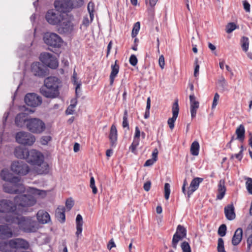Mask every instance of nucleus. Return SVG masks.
Listing matches in <instances>:
<instances>
[{"instance_id":"1","label":"nucleus","mask_w":252,"mask_h":252,"mask_svg":"<svg viewBox=\"0 0 252 252\" xmlns=\"http://www.w3.org/2000/svg\"><path fill=\"white\" fill-rule=\"evenodd\" d=\"M27 195H20L14 198V202L9 199L0 200V213L11 214L15 216L22 212L20 207H28L34 205L37 198H43L46 196V191L34 188L29 187L27 189Z\"/></svg>"},{"instance_id":"2","label":"nucleus","mask_w":252,"mask_h":252,"mask_svg":"<svg viewBox=\"0 0 252 252\" xmlns=\"http://www.w3.org/2000/svg\"><path fill=\"white\" fill-rule=\"evenodd\" d=\"M60 80L56 77H49L44 80V84L40 88L41 94L46 97L54 98L59 96Z\"/></svg>"},{"instance_id":"3","label":"nucleus","mask_w":252,"mask_h":252,"mask_svg":"<svg viewBox=\"0 0 252 252\" xmlns=\"http://www.w3.org/2000/svg\"><path fill=\"white\" fill-rule=\"evenodd\" d=\"M25 232H34L38 229L37 222L32 217H21L18 214L14 217V222Z\"/></svg>"},{"instance_id":"4","label":"nucleus","mask_w":252,"mask_h":252,"mask_svg":"<svg viewBox=\"0 0 252 252\" xmlns=\"http://www.w3.org/2000/svg\"><path fill=\"white\" fill-rule=\"evenodd\" d=\"M27 129L32 133L41 134L46 129V124L37 118H29L26 125Z\"/></svg>"},{"instance_id":"5","label":"nucleus","mask_w":252,"mask_h":252,"mask_svg":"<svg viewBox=\"0 0 252 252\" xmlns=\"http://www.w3.org/2000/svg\"><path fill=\"white\" fill-rule=\"evenodd\" d=\"M64 15L56 9H50L47 12L45 15V19L49 24L57 26L59 23L62 21Z\"/></svg>"},{"instance_id":"6","label":"nucleus","mask_w":252,"mask_h":252,"mask_svg":"<svg viewBox=\"0 0 252 252\" xmlns=\"http://www.w3.org/2000/svg\"><path fill=\"white\" fill-rule=\"evenodd\" d=\"M16 141L22 145L32 146L35 141V137L32 133L26 131H20L16 134Z\"/></svg>"},{"instance_id":"7","label":"nucleus","mask_w":252,"mask_h":252,"mask_svg":"<svg viewBox=\"0 0 252 252\" xmlns=\"http://www.w3.org/2000/svg\"><path fill=\"white\" fill-rule=\"evenodd\" d=\"M57 30L60 33H71L74 30V25L70 18L67 15H64L62 21L57 25Z\"/></svg>"},{"instance_id":"8","label":"nucleus","mask_w":252,"mask_h":252,"mask_svg":"<svg viewBox=\"0 0 252 252\" xmlns=\"http://www.w3.org/2000/svg\"><path fill=\"white\" fill-rule=\"evenodd\" d=\"M27 161L32 165L40 166L44 161V156L41 152L32 149L29 152Z\"/></svg>"},{"instance_id":"9","label":"nucleus","mask_w":252,"mask_h":252,"mask_svg":"<svg viewBox=\"0 0 252 252\" xmlns=\"http://www.w3.org/2000/svg\"><path fill=\"white\" fill-rule=\"evenodd\" d=\"M43 40L47 45L55 48L60 47L63 43L61 37L55 33H45Z\"/></svg>"},{"instance_id":"10","label":"nucleus","mask_w":252,"mask_h":252,"mask_svg":"<svg viewBox=\"0 0 252 252\" xmlns=\"http://www.w3.org/2000/svg\"><path fill=\"white\" fill-rule=\"evenodd\" d=\"M3 190L9 193H19L25 191V188L20 181L18 183L7 182L3 185Z\"/></svg>"},{"instance_id":"11","label":"nucleus","mask_w":252,"mask_h":252,"mask_svg":"<svg viewBox=\"0 0 252 252\" xmlns=\"http://www.w3.org/2000/svg\"><path fill=\"white\" fill-rule=\"evenodd\" d=\"M12 171L15 173L21 175L27 174L29 171V167L23 161H14L11 165Z\"/></svg>"},{"instance_id":"12","label":"nucleus","mask_w":252,"mask_h":252,"mask_svg":"<svg viewBox=\"0 0 252 252\" xmlns=\"http://www.w3.org/2000/svg\"><path fill=\"white\" fill-rule=\"evenodd\" d=\"M187 231L186 228L181 225H178L176 232L173 237L172 241V246L176 250L178 242L186 237Z\"/></svg>"},{"instance_id":"13","label":"nucleus","mask_w":252,"mask_h":252,"mask_svg":"<svg viewBox=\"0 0 252 252\" xmlns=\"http://www.w3.org/2000/svg\"><path fill=\"white\" fill-rule=\"evenodd\" d=\"M54 6L57 10L62 13L69 12L72 9L70 0H56Z\"/></svg>"},{"instance_id":"14","label":"nucleus","mask_w":252,"mask_h":252,"mask_svg":"<svg viewBox=\"0 0 252 252\" xmlns=\"http://www.w3.org/2000/svg\"><path fill=\"white\" fill-rule=\"evenodd\" d=\"M25 102L29 106L36 107L42 103L41 98L34 93H30L26 95Z\"/></svg>"},{"instance_id":"15","label":"nucleus","mask_w":252,"mask_h":252,"mask_svg":"<svg viewBox=\"0 0 252 252\" xmlns=\"http://www.w3.org/2000/svg\"><path fill=\"white\" fill-rule=\"evenodd\" d=\"M14 235L12 227L7 224L0 225V239H8Z\"/></svg>"},{"instance_id":"16","label":"nucleus","mask_w":252,"mask_h":252,"mask_svg":"<svg viewBox=\"0 0 252 252\" xmlns=\"http://www.w3.org/2000/svg\"><path fill=\"white\" fill-rule=\"evenodd\" d=\"M179 105L178 100H176L172 106V117L169 118L168 120L167 123L171 129H173L174 127V123L178 117L179 114Z\"/></svg>"},{"instance_id":"17","label":"nucleus","mask_w":252,"mask_h":252,"mask_svg":"<svg viewBox=\"0 0 252 252\" xmlns=\"http://www.w3.org/2000/svg\"><path fill=\"white\" fill-rule=\"evenodd\" d=\"M31 70L35 76L41 77L45 75L44 66L42 64L39 62L32 63L31 66Z\"/></svg>"},{"instance_id":"18","label":"nucleus","mask_w":252,"mask_h":252,"mask_svg":"<svg viewBox=\"0 0 252 252\" xmlns=\"http://www.w3.org/2000/svg\"><path fill=\"white\" fill-rule=\"evenodd\" d=\"M12 241L14 252L19 249H27L29 247V243L24 239L16 238L12 239Z\"/></svg>"},{"instance_id":"19","label":"nucleus","mask_w":252,"mask_h":252,"mask_svg":"<svg viewBox=\"0 0 252 252\" xmlns=\"http://www.w3.org/2000/svg\"><path fill=\"white\" fill-rule=\"evenodd\" d=\"M0 176L2 180L10 183H18L20 181L19 177L13 176L7 169H3L0 173Z\"/></svg>"},{"instance_id":"20","label":"nucleus","mask_w":252,"mask_h":252,"mask_svg":"<svg viewBox=\"0 0 252 252\" xmlns=\"http://www.w3.org/2000/svg\"><path fill=\"white\" fill-rule=\"evenodd\" d=\"M140 135L141 131L139 127L138 126H136L133 140L129 147L131 151L133 153H135L136 148L139 145Z\"/></svg>"},{"instance_id":"21","label":"nucleus","mask_w":252,"mask_h":252,"mask_svg":"<svg viewBox=\"0 0 252 252\" xmlns=\"http://www.w3.org/2000/svg\"><path fill=\"white\" fill-rule=\"evenodd\" d=\"M29 118L26 113H21L18 114L15 117V123L16 125L19 127H23L26 126Z\"/></svg>"},{"instance_id":"22","label":"nucleus","mask_w":252,"mask_h":252,"mask_svg":"<svg viewBox=\"0 0 252 252\" xmlns=\"http://www.w3.org/2000/svg\"><path fill=\"white\" fill-rule=\"evenodd\" d=\"M29 150L26 148L21 146H18L15 148L14 150V155L20 159H26L27 160Z\"/></svg>"},{"instance_id":"23","label":"nucleus","mask_w":252,"mask_h":252,"mask_svg":"<svg viewBox=\"0 0 252 252\" xmlns=\"http://www.w3.org/2000/svg\"><path fill=\"white\" fill-rule=\"evenodd\" d=\"M202 181V178L198 177L195 178L192 180L187 192L188 197H189L190 195L198 189L200 183H201Z\"/></svg>"},{"instance_id":"24","label":"nucleus","mask_w":252,"mask_h":252,"mask_svg":"<svg viewBox=\"0 0 252 252\" xmlns=\"http://www.w3.org/2000/svg\"><path fill=\"white\" fill-rule=\"evenodd\" d=\"M12 239L0 241V251L2 252H14Z\"/></svg>"},{"instance_id":"25","label":"nucleus","mask_w":252,"mask_h":252,"mask_svg":"<svg viewBox=\"0 0 252 252\" xmlns=\"http://www.w3.org/2000/svg\"><path fill=\"white\" fill-rule=\"evenodd\" d=\"M37 219L39 223L45 224L50 221L49 214L44 210H39L37 214Z\"/></svg>"},{"instance_id":"26","label":"nucleus","mask_w":252,"mask_h":252,"mask_svg":"<svg viewBox=\"0 0 252 252\" xmlns=\"http://www.w3.org/2000/svg\"><path fill=\"white\" fill-rule=\"evenodd\" d=\"M226 190L224 180L223 179L220 180L218 185L217 198L219 200L222 199L225 194Z\"/></svg>"},{"instance_id":"27","label":"nucleus","mask_w":252,"mask_h":252,"mask_svg":"<svg viewBox=\"0 0 252 252\" xmlns=\"http://www.w3.org/2000/svg\"><path fill=\"white\" fill-rule=\"evenodd\" d=\"M224 213L227 219L230 220H233L235 218L234 207L233 204H229L225 207Z\"/></svg>"},{"instance_id":"28","label":"nucleus","mask_w":252,"mask_h":252,"mask_svg":"<svg viewBox=\"0 0 252 252\" xmlns=\"http://www.w3.org/2000/svg\"><path fill=\"white\" fill-rule=\"evenodd\" d=\"M243 236V230L241 228H238L235 232L232 239V244L234 246L238 245L241 241Z\"/></svg>"},{"instance_id":"29","label":"nucleus","mask_w":252,"mask_h":252,"mask_svg":"<svg viewBox=\"0 0 252 252\" xmlns=\"http://www.w3.org/2000/svg\"><path fill=\"white\" fill-rule=\"evenodd\" d=\"M83 218L81 215L78 214L76 218V235L77 238H79L81 236L82 232V226H83Z\"/></svg>"},{"instance_id":"30","label":"nucleus","mask_w":252,"mask_h":252,"mask_svg":"<svg viewBox=\"0 0 252 252\" xmlns=\"http://www.w3.org/2000/svg\"><path fill=\"white\" fill-rule=\"evenodd\" d=\"M117 61H116L115 64L111 65V72L110 75V84L111 85H113L115 78L116 77L118 73H119V66L117 63Z\"/></svg>"},{"instance_id":"31","label":"nucleus","mask_w":252,"mask_h":252,"mask_svg":"<svg viewBox=\"0 0 252 252\" xmlns=\"http://www.w3.org/2000/svg\"><path fill=\"white\" fill-rule=\"evenodd\" d=\"M65 208L63 206L59 207L56 210V217L61 222H64L65 220Z\"/></svg>"},{"instance_id":"32","label":"nucleus","mask_w":252,"mask_h":252,"mask_svg":"<svg viewBox=\"0 0 252 252\" xmlns=\"http://www.w3.org/2000/svg\"><path fill=\"white\" fill-rule=\"evenodd\" d=\"M245 129L243 125H240L236 129L235 133L237 135L236 139L240 142H243L245 139Z\"/></svg>"},{"instance_id":"33","label":"nucleus","mask_w":252,"mask_h":252,"mask_svg":"<svg viewBox=\"0 0 252 252\" xmlns=\"http://www.w3.org/2000/svg\"><path fill=\"white\" fill-rule=\"evenodd\" d=\"M117 130L115 125L111 126L109 134V139L112 144H114L117 140Z\"/></svg>"},{"instance_id":"34","label":"nucleus","mask_w":252,"mask_h":252,"mask_svg":"<svg viewBox=\"0 0 252 252\" xmlns=\"http://www.w3.org/2000/svg\"><path fill=\"white\" fill-rule=\"evenodd\" d=\"M77 97H78L76 96V98L71 100L70 104L67 107L65 111L67 115H71L73 114L75 110L74 109L77 104Z\"/></svg>"},{"instance_id":"35","label":"nucleus","mask_w":252,"mask_h":252,"mask_svg":"<svg viewBox=\"0 0 252 252\" xmlns=\"http://www.w3.org/2000/svg\"><path fill=\"white\" fill-rule=\"evenodd\" d=\"M36 172L38 174H46L49 172V165L43 161L40 166H37Z\"/></svg>"},{"instance_id":"36","label":"nucleus","mask_w":252,"mask_h":252,"mask_svg":"<svg viewBox=\"0 0 252 252\" xmlns=\"http://www.w3.org/2000/svg\"><path fill=\"white\" fill-rule=\"evenodd\" d=\"M72 82H73L74 85H76L75 88L76 96L79 97L80 96L79 91H80L81 83L80 82H78L77 78V73L75 72V71L73 72V75L72 77Z\"/></svg>"},{"instance_id":"37","label":"nucleus","mask_w":252,"mask_h":252,"mask_svg":"<svg viewBox=\"0 0 252 252\" xmlns=\"http://www.w3.org/2000/svg\"><path fill=\"white\" fill-rule=\"evenodd\" d=\"M199 144L197 141H194L191 145L190 151L192 155L197 156L199 154Z\"/></svg>"},{"instance_id":"38","label":"nucleus","mask_w":252,"mask_h":252,"mask_svg":"<svg viewBox=\"0 0 252 252\" xmlns=\"http://www.w3.org/2000/svg\"><path fill=\"white\" fill-rule=\"evenodd\" d=\"M240 44L243 51L245 52H247L248 51L249 47V38L246 36L242 37L240 40Z\"/></svg>"},{"instance_id":"39","label":"nucleus","mask_w":252,"mask_h":252,"mask_svg":"<svg viewBox=\"0 0 252 252\" xmlns=\"http://www.w3.org/2000/svg\"><path fill=\"white\" fill-rule=\"evenodd\" d=\"M52 57V55L49 53H43L40 54V60L43 63L47 65Z\"/></svg>"},{"instance_id":"40","label":"nucleus","mask_w":252,"mask_h":252,"mask_svg":"<svg viewBox=\"0 0 252 252\" xmlns=\"http://www.w3.org/2000/svg\"><path fill=\"white\" fill-rule=\"evenodd\" d=\"M14 217L10 215H6V216L0 215V223H3L4 222L13 223Z\"/></svg>"},{"instance_id":"41","label":"nucleus","mask_w":252,"mask_h":252,"mask_svg":"<svg viewBox=\"0 0 252 252\" xmlns=\"http://www.w3.org/2000/svg\"><path fill=\"white\" fill-rule=\"evenodd\" d=\"M189 100L190 103V108L198 109L199 107V102L196 100L195 96L192 94L189 95Z\"/></svg>"},{"instance_id":"42","label":"nucleus","mask_w":252,"mask_h":252,"mask_svg":"<svg viewBox=\"0 0 252 252\" xmlns=\"http://www.w3.org/2000/svg\"><path fill=\"white\" fill-rule=\"evenodd\" d=\"M94 4L92 1L89 2L88 4L87 9H88V12L90 14V17L91 18V21H93V19H94Z\"/></svg>"},{"instance_id":"43","label":"nucleus","mask_w":252,"mask_h":252,"mask_svg":"<svg viewBox=\"0 0 252 252\" xmlns=\"http://www.w3.org/2000/svg\"><path fill=\"white\" fill-rule=\"evenodd\" d=\"M47 66L53 69L56 68L58 66V61L54 57L52 56L51 60H49V63H48Z\"/></svg>"},{"instance_id":"44","label":"nucleus","mask_w":252,"mask_h":252,"mask_svg":"<svg viewBox=\"0 0 252 252\" xmlns=\"http://www.w3.org/2000/svg\"><path fill=\"white\" fill-rule=\"evenodd\" d=\"M140 24L139 22H137L134 24L131 33L132 37H134L137 35L140 30Z\"/></svg>"},{"instance_id":"45","label":"nucleus","mask_w":252,"mask_h":252,"mask_svg":"<svg viewBox=\"0 0 252 252\" xmlns=\"http://www.w3.org/2000/svg\"><path fill=\"white\" fill-rule=\"evenodd\" d=\"M217 249L218 252H226L224 250L223 240L221 238L218 239Z\"/></svg>"},{"instance_id":"46","label":"nucleus","mask_w":252,"mask_h":252,"mask_svg":"<svg viewBox=\"0 0 252 252\" xmlns=\"http://www.w3.org/2000/svg\"><path fill=\"white\" fill-rule=\"evenodd\" d=\"M128 114L126 110L124 112V114L123 118V127L124 128H127L129 129V124L127 120Z\"/></svg>"},{"instance_id":"47","label":"nucleus","mask_w":252,"mask_h":252,"mask_svg":"<svg viewBox=\"0 0 252 252\" xmlns=\"http://www.w3.org/2000/svg\"><path fill=\"white\" fill-rule=\"evenodd\" d=\"M246 186L248 192L252 194V179L251 178H246Z\"/></svg>"},{"instance_id":"48","label":"nucleus","mask_w":252,"mask_h":252,"mask_svg":"<svg viewBox=\"0 0 252 252\" xmlns=\"http://www.w3.org/2000/svg\"><path fill=\"white\" fill-rule=\"evenodd\" d=\"M237 28V26L235 23H230L228 24L226 27V32L228 33H230Z\"/></svg>"},{"instance_id":"49","label":"nucleus","mask_w":252,"mask_h":252,"mask_svg":"<svg viewBox=\"0 0 252 252\" xmlns=\"http://www.w3.org/2000/svg\"><path fill=\"white\" fill-rule=\"evenodd\" d=\"M181 247L182 252H191L190 247L187 242H183L181 244Z\"/></svg>"},{"instance_id":"50","label":"nucleus","mask_w":252,"mask_h":252,"mask_svg":"<svg viewBox=\"0 0 252 252\" xmlns=\"http://www.w3.org/2000/svg\"><path fill=\"white\" fill-rule=\"evenodd\" d=\"M219 85L222 89L223 90L226 89L227 87V83L223 77H221L218 81Z\"/></svg>"},{"instance_id":"51","label":"nucleus","mask_w":252,"mask_h":252,"mask_svg":"<svg viewBox=\"0 0 252 252\" xmlns=\"http://www.w3.org/2000/svg\"><path fill=\"white\" fill-rule=\"evenodd\" d=\"M226 226L225 224H221L219 228L218 229V234L221 236L223 237L226 234Z\"/></svg>"},{"instance_id":"52","label":"nucleus","mask_w":252,"mask_h":252,"mask_svg":"<svg viewBox=\"0 0 252 252\" xmlns=\"http://www.w3.org/2000/svg\"><path fill=\"white\" fill-rule=\"evenodd\" d=\"M170 186L168 183H165L164 185V197L166 200L169 198L170 194Z\"/></svg>"},{"instance_id":"53","label":"nucleus","mask_w":252,"mask_h":252,"mask_svg":"<svg viewBox=\"0 0 252 252\" xmlns=\"http://www.w3.org/2000/svg\"><path fill=\"white\" fill-rule=\"evenodd\" d=\"M90 187L92 189V192L94 194L97 192V189L95 185V181L93 177H91L90 179Z\"/></svg>"},{"instance_id":"54","label":"nucleus","mask_w":252,"mask_h":252,"mask_svg":"<svg viewBox=\"0 0 252 252\" xmlns=\"http://www.w3.org/2000/svg\"><path fill=\"white\" fill-rule=\"evenodd\" d=\"M72 9L81 6L84 3L83 0H70Z\"/></svg>"},{"instance_id":"55","label":"nucleus","mask_w":252,"mask_h":252,"mask_svg":"<svg viewBox=\"0 0 252 252\" xmlns=\"http://www.w3.org/2000/svg\"><path fill=\"white\" fill-rule=\"evenodd\" d=\"M51 137L49 135L43 136L40 138V143L42 145H46L51 140Z\"/></svg>"},{"instance_id":"56","label":"nucleus","mask_w":252,"mask_h":252,"mask_svg":"<svg viewBox=\"0 0 252 252\" xmlns=\"http://www.w3.org/2000/svg\"><path fill=\"white\" fill-rule=\"evenodd\" d=\"M220 98V95L218 93L215 94L213 101L212 105V108H215L218 104V101Z\"/></svg>"},{"instance_id":"57","label":"nucleus","mask_w":252,"mask_h":252,"mask_svg":"<svg viewBox=\"0 0 252 252\" xmlns=\"http://www.w3.org/2000/svg\"><path fill=\"white\" fill-rule=\"evenodd\" d=\"M129 63L132 66H135L137 64V59L135 55H132L130 56L129 58Z\"/></svg>"},{"instance_id":"58","label":"nucleus","mask_w":252,"mask_h":252,"mask_svg":"<svg viewBox=\"0 0 252 252\" xmlns=\"http://www.w3.org/2000/svg\"><path fill=\"white\" fill-rule=\"evenodd\" d=\"M199 65L198 64V59L196 58L195 60V68L194 71V75L196 77L199 74Z\"/></svg>"},{"instance_id":"59","label":"nucleus","mask_w":252,"mask_h":252,"mask_svg":"<svg viewBox=\"0 0 252 252\" xmlns=\"http://www.w3.org/2000/svg\"><path fill=\"white\" fill-rule=\"evenodd\" d=\"M92 22V21H91V19H89L88 16H84L83 18L82 25L85 27H88L90 23Z\"/></svg>"},{"instance_id":"60","label":"nucleus","mask_w":252,"mask_h":252,"mask_svg":"<svg viewBox=\"0 0 252 252\" xmlns=\"http://www.w3.org/2000/svg\"><path fill=\"white\" fill-rule=\"evenodd\" d=\"M65 206H66V207L69 210H70L71 208L73 206V201L71 199H67L66 201Z\"/></svg>"},{"instance_id":"61","label":"nucleus","mask_w":252,"mask_h":252,"mask_svg":"<svg viewBox=\"0 0 252 252\" xmlns=\"http://www.w3.org/2000/svg\"><path fill=\"white\" fill-rule=\"evenodd\" d=\"M158 63L160 67L163 69L164 66V58L163 55H161L158 60Z\"/></svg>"},{"instance_id":"62","label":"nucleus","mask_w":252,"mask_h":252,"mask_svg":"<svg viewBox=\"0 0 252 252\" xmlns=\"http://www.w3.org/2000/svg\"><path fill=\"white\" fill-rule=\"evenodd\" d=\"M234 157L239 160H241L243 158L242 150H241L239 153L231 156V158Z\"/></svg>"},{"instance_id":"63","label":"nucleus","mask_w":252,"mask_h":252,"mask_svg":"<svg viewBox=\"0 0 252 252\" xmlns=\"http://www.w3.org/2000/svg\"><path fill=\"white\" fill-rule=\"evenodd\" d=\"M158 155V150L157 149H155L152 153V159L155 162L157 160Z\"/></svg>"},{"instance_id":"64","label":"nucleus","mask_w":252,"mask_h":252,"mask_svg":"<svg viewBox=\"0 0 252 252\" xmlns=\"http://www.w3.org/2000/svg\"><path fill=\"white\" fill-rule=\"evenodd\" d=\"M252 245V234L247 239V248L248 250L251 249Z\"/></svg>"}]
</instances>
